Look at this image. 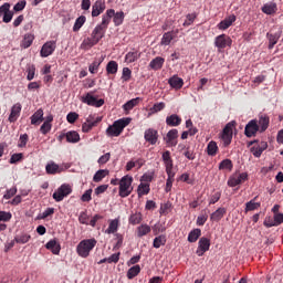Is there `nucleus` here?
<instances>
[{
	"label": "nucleus",
	"instance_id": "nucleus-19",
	"mask_svg": "<svg viewBox=\"0 0 283 283\" xmlns=\"http://www.w3.org/2000/svg\"><path fill=\"white\" fill-rule=\"evenodd\" d=\"M235 14H231L229 17H227L224 20H222L217 28L219 30H229V28H231L233 25V23H235Z\"/></svg>",
	"mask_w": 283,
	"mask_h": 283
},
{
	"label": "nucleus",
	"instance_id": "nucleus-40",
	"mask_svg": "<svg viewBox=\"0 0 283 283\" xmlns=\"http://www.w3.org/2000/svg\"><path fill=\"white\" fill-rule=\"evenodd\" d=\"M138 103H140V97H136V98L129 99L128 102H126L123 105V109L125 112H132V108L136 107V105H138Z\"/></svg>",
	"mask_w": 283,
	"mask_h": 283
},
{
	"label": "nucleus",
	"instance_id": "nucleus-50",
	"mask_svg": "<svg viewBox=\"0 0 283 283\" xmlns=\"http://www.w3.org/2000/svg\"><path fill=\"white\" fill-rule=\"evenodd\" d=\"M219 169L221 171L224 170V169H228V171H231V169H233V161H231V159H223L219 164Z\"/></svg>",
	"mask_w": 283,
	"mask_h": 283
},
{
	"label": "nucleus",
	"instance_id": "nucleus-31",
	"mask_svg": "<svg viewBox=\"0 0 283 283\" xmlns=\"http://www.w3.org/2000/svg\"><path fill=\"white\" fill-rule=\"evenodd\" d=\"M206 151H207L208 156H212V157L217 156L218 151H219L218 143H216L213 140L209 142L207 145Z\"/></svg>",
	"mask_w": 283,
	"mask_h": 283
},
{
	"label": "nucleus",
	"instance_id": "nucleus-34",
	"mask_svg": "<svg viewBox=\"0 0 283 283\" xmlns=\"http://www.w3.org/2000/svg\"><path fill=\"white\" fill-rule=\"evenodd\" d=\"M261 10L264 14H275L277 12V4L273 2L265 3Z\"/></svg>",
	"mask_w": 283,
	"mask_h": 283
},
{
	"label": "nucleus",
	"instance_id": "nucleus-5",
	"mask_svg": "<svg viewBox=\"0 0 283 283\" xmlns=\"http://www.w3.org/2000/svg\"><path fill=\"white\" fill-rule=\"evenodd\" d=\"M103 34L98 33V31L94 29L91 33V38H86L83 40L81 49L92 50V48H94V45H97V43L101 41V39H103Z\"/></svg>",
	"mask_w": 283,
	"mask_h": 283
},
{
	"label": "nucleus",
	"instance_id": "nucleus-13",
	"mask_svg": "<svg viewBox=\"0 0 283 283\" xmlns=\"http://www.w3.org/2000/svg\"><path fill=\"white\" fill-rule=\"evenodd\" d=\"M266 39L269 41V44H268L269 50H273V48L277 45V42L280 41V39H282V29H279V31H276L275 33L268 32Z\"/></svg>",
	"mask_w": 283,
	"mask_h": 283
},
{
	"label": "nucleus",
	"instance_id": "nucleus-26",
	"mask_svg": "<svg viewBox=\"0 0 283 283\" xmlns=\"http://www.w3.org/2000/svg\"><path fill=\"white\" fill-rule=\"evenodd\" d=\"M43 108H39L32 116H31V125H41L43 123Z\"/></svg>",
	"mask_w": 283,
	"mask_h": 283
},
{
	"label": "nucleus",
	"instance_id": "nucleus-37",
	"mask_svg": "<svg viewBox=\"0 0 283 283\" xmlns=\"http://www.w3.org/2000/svg\"><path fill=\"white\" fill-rule=\"evenodd\" d=\"M106 176H109V170L99 169L93 176V182H101L103 180V178H105Z\"/></svg>",
	"mask_w": 283,
	"mask_h": 283
},
{
	"label": "nucleus",
	"instance_id": "nucleus-59",
	"mask_svg": "<svg viewBox=\"0 0 283 283\" xmlns=\"http://www.w3.org/2000/svg\"><path fill=\"white\" fill-rule=\"evenodd\" d=\"M238 185H241V182L237 175L229 178L228 187H238Z\"/></svg>",
	"mask_w": 283,
	"mask_h": 283
},
{
	"label": "nucleus",
	"instance_id": "nucleus-46",
	"mask_svg": "<svg viewBox=\"0 0 283 283\" xmlns=\"http://www.w3.org/2000/svg\"><path fill=\"white\" fill-rule=\"evenodd\" d=\"M165 244H167V238L165 235H159L154 239V249H160V247H165Z\"/></svg>",
	"mask_w": 283,
	"mask_h": 283
},
{
	"label": "nucleus",
	"instance_id": "nucleus-22",
	"mask_svg": "<svg viewBox=\"0 0 283 283\" xmlns=\"http://www.w3.org/2000/svg\"><path fill=\"white\" fill-rule=\"evenodd\" d=\"M163 65H165V59L157 56L150 61L148 67L155 72H158V70H163Z\"/></svg>",
	"mask_w": 283,
	"mask_h": 283
},
{
	"label": "nucleus",
	"instance_id": "nucleus-8",
	"mask_svg": "<svg viewBox=\"0 0 283 283\" xmlns=\"http://www.w3.org/2000/svg\"><path fill=\"white\" fill-rule=\"evenodd\" d=\"M55 50H56V41H48L42 45L40 50V56L42 59H48V56H52V54H54Z\"/></svg>",
	"mask_w": 283,
	"mask_h": 283
},
{
	"label": "nucleus",
	"instance_id": "nucleus-29",
	"mask_svg": "<svg viewBox=\"0 0 283 283\" xmlns=\"http://www.w3.org/2000/svg\"><path fill=\"white\" fill-rule=\"evenodd\" d=\"M137 238H144V235H148V233H151V227L149 224L144 223L137 227Z\"/></svg>",
	"mask_w": 283,
	"mask_h": 283
},
{
	"label": "nucleus",
	"instance_id": "nucleus-25",
	"mask_svg": "<svg viewBox=\"0 0 283 283\" xmlns=\"http://www.w3.org/2000/svg\"><path fill=\"white\" fill-rule=\"evenodd\" d=\"M226 214L227 208H219L211 213L210 220H212V222H220V220H222V218H224Z\"/></svg>",
	"mask_w": 283,
	"mask_h": 283
},
{
	"label": "nucleus",
	"instance_id": "nucleus-20",
	"mask_svg": "<svg viewBox=\"0 0 283 283\" xmlns=\"http://www.w3.org/2000/svg\"><path fill=\"white\" fill-rule=\"evenodd\" d=\"M168 85H170L172 90H182V85H185V81L178 75H174L168 80Z\"/></svg>",
	"mask_w": 283,
	"mask_h": 283
},
{
	"label": "nucleus",
	"instance_id": "nucleus-11",
	"mask_svg": "<svg viewBox=\"0 0 283 283\" xmlns=\"http://www.w3.org/2000/svg\"><path fill=\"white\" fill-rule=\"evenodd\" d=\"M210 248H211V240L202 237L198 242L196 254L198 255V258H202V255H205V253H207V251H209Z\"/></svg>",
	"mask_w": 283,
	"mask_h": 283
},
{
	"label": "nucleus",
	"instance_id": "nucleus-51",
	"mask_svg": "<svg viewBox=\"0 0 283 283\" xmlns=\"http://www.w3.org/2000/svg\"><path fill=\"white\" fill-rule=\"evenodd\" d=\"M27 80L28 81H33L34 80V74L36 73V66H34V64H29L27 66Z\"/></svg>",
	"mask_w": 283,
	"mask_h": 283
},
{
	"label": "nucleus",
	"instance_id": "nucleus-27",
	"mask_svg": "<svg viewBox=\"0 0 283 283\" xmlns=\"http://www.w3.org/2000/svg\"><path fill=\"white\" fill-rule=\"evenodd\" d=\"M168 178L166 180V188L165 191L166 193H169V191H171V187H174V180L176 178V171L171 170V171H166Z\"/></svg>",
	"mask_w": 283,
	"mask_h": 283
},
{
	"label": "nucleus",
	"instance_id": "nucleus-43",
	"mask_svg": "<svg viewBox=\"0 0 283 283\" xmlns=\"http://www.w3.org/2000/svg\"><path fill=\"white\" fill-rule=\"evenodd\" d=\"M151 189L149 188V184L142 182L137 188L138 197L147 196Z\"/></svg>",
	"mask_w": 283,
	"mask_h": 283
},
{
	"label": "nucleus",
	"instance_id": "nucleus-3",
	"mask_svg": "<svg viewBox=\"0 0 283 283\" xmlns=\"http://www.w3.org/2000/svg\"><path fill=\"white\" fill-rule=\"evenodd\" d=\"M132 182H134V177L129 175H125L118 181L120 198H127L128 196H132V191H134V188L132 187Z\"/></svg>",
	"mask_w": 283,
	"mask_h": 283
},
{
	"label": "nucleus",
	"instance_id": "nucleus-28",
	"mask_svg": "<svg viewBox=\"0 0 283 283\" xmlns=\"http://www.w3.org/2000/svg\"><path fill=\"white\" fill-rule=\"evenodd\" d=\"M255 200H258V196L245 203V213H249V211H255L262 207V203L255 202Z\"/></svg>",
	"mask_w": 283,
	"mask_h": 283
},
{
	"label": "nucleus",
	"instance_id": "nucleus-9",
	"mask_svg": "<svg viewBox=\"0 0 283 283\" xmlns=\"http://www.w3.org/2000/svg\"><path fill=\"white\" fill-rule=\"evenodd\" d=\"M233 43V40H231V36L227 34H220L214 39V45L219 50H224V48H231Z\"/></svg>",
	"mask_w": 283,
	"mask_h": 283
},
{
	"label": "nucleus",
	"instance_id": "nucleus-21",
	"mask_svg": "<svg viewBox=\"0 0 283 283\" xmlns=\"http://www.w3.org/2000/svg\"><path fill=\"white\" fill-rule=\"evenodd\" d=\"M182 123V117L177 114H172L166 117V125L168 127H178Z\"/></svg>",
	"mask_w": 283,
	"mask_h": 283
},
{
	"label": "nucleus",
	"instance_id": "nucleus-39",
	"mask_svg": "<svg viewBox=\"0 0 283 283\" xmlns=\"http://www.w3.org/2000/svg\"><path fill=\"white\" fill-rule=\"evenodd\" d=\"M128 222L129 224H133V226L140 224L143 222V213L140 212L132 213L129 216Z\"/></svg>",
	"mask_w": 283,
	"mask_h": 283
},
{
	"label": "nucleus",
	"instance_id": "nucleus-7",
	"mask_svg": "<svg viewBox=\"0 0 283 283\" xmlns=\"http://www.w3.org/2000/svg\"><path fill=\"white\" fill-rule=\"evenodd\" d=\"M70 193H72V187L64 184L53 193V199L55 202H63L64 198H67Z\"/></svg>",
	"mask_w": 283,
	"mask_h": 283
},
{
	"label": "nucleus",
	"instance_id": "nucleus-42",
	"mask_svg": "<svg viewBox=\"0 0 283 283\" xmlns=\"http://www.w3.org/2000/svg\"><path fill=\"white\" fill-rule=\"evenodd\" d=\"M269 123H270V119H269V116H261L259 118V132H264L265 129H269Z\"/></svg>",
	"mask_w": 283,
	"mask_h": 283
},
{
	"label": "nucleus",
	"instance_id": "nucleus-12",
	"mask_svg": "<svg viewBox=\"0 0 283 283\" xmlns=\"http://www.w3.org/2000/svg\"><path fill=\"white\" fill-rule=\"evenodd\" d=\"M258 132H260V126L258 125V120L252 119L245 125L244 135L247 136V138H253V136H255Z\"/></svg>",
	"mask_w": 283,
	"mask_h": 283
},
{
	"label": "nucleus",
	"instance_id": "nucleus-49",
	"mask_svg": "<svg viewBox=\"0 0 283 283\" xmlns=\"http://www.w3.org/2000/svg\"><path fill=\"white\" fill-rule=\"evenodd\" d=\"M196 19H198V13H188L184 22V28H189V25H193V21H196Z\"/></svg>",
	"mask_w": 283,
	"mask_h": 283
},
{
	"label": "nucleus",
	"instance_id": "nucleus-55",
	"mask_svg": "<svg viewBox=\"0 0 283 283\" xmlns=\"http://www.w3.org/2000/svg\"><path fill=\"white\" fill-rule=\"evenodd\" d=\"M283 222V213H275L274 221L269 227H279Z\"/></svg>",
	"mask_w": 283,
	"mask_h": 283
},
{
	"label": "nucleus",
	"instance_id": "nucleus-30",
	"mask_svg": "<svg viewBox=\"0 0 283 283\" xmlns=\"http://www.w3.org/2000/svg\"><path fill=\"white\" fill-rule=\"evenodd\" d=\"M140 59V52L139 51H129L125 55V63H136Z\"/></svg>",
	"mask_w": 283,
	"mask_h": 283
},
{
	"label": "nucleus",
	"instance_id": "nucleus-56",
	"mask_svg": "<svg viewBox=\"0 0 283 283\" xmlns=\"http://www.w3.org/2000/svg\"><path fill=\"white\" fill-rule=\"evenodd\" d=\"M66 120L67 123H70L71 125H74L75 120H78V113L76 112H71L66 115Z\"/></svg>",
	"mask_w": 283,
	"mask_h": 283
},
{
	"label": "nucleus",
	"instance_id": "nucleus-24",
	"mask_svg": "<svg viewBox=\"0 0 283 283\" xmlns=\"http://www.w3.org/2000/svg\"><path fill=\"white\" fill-rule=\"evenodd\" d=\"M120 227V219H113L108 223V228L106 229L105 233L108 235L116 233L118 231V228Z\"/></svg>",
	"mask_w": 283,
	"mask_h": 283
},
{
	"label": "nucleus",
	"instance_id": "nucleus-33",
	"mask_svg": "<svg viewBox=\"0 0 283 283\" xmlns=\"http://www.w3.org/2000/svg\"><path fill=\"white\" fill-rule=\"evenodd\" d=\"M123 21H125V12L123 11L116 12L114 10V15H113L114 25L118 28V25H123Z\"/></svg>",
	"mask_w": 283,
	"mask_h": 283
},
{
	"label": "nucleus",
	"instance_id": "nucleus-41",
	"mask_svg": "<svg viewBox=\"0 0 283 283\" xmlns=\"http://www.w3.org/2000/svg\"><path fill=\"white\" fill-rule=\"evenodd\" d=\"M106 73L109 74H117L118 73V62L112 60L106 65Z\"/></svg>",
	"mask_w": 283,
	"mask_h": 283
},
{
	"label": "nucleus",
	"instance_id": "nucleus-17",
	"mask_svg": "<svg viewBox=\"0 0 283 283\" xmlns=\"http://www.w3.org/2000/svg\"><path fill=\"white\" fill-rule=\"evenodd\" d=\"M161 160L164 161L166 171H174V159L171 158V151H164L161 154Z\"/></svg>",
	"mask_w": 283,
	"mask_h": 283
},
{
	"label": "nucleus",
	"instance_id": "nucleus-44",
	"mask_svg": "<svg viewBox=\"0 0 283 283\" xmlns=\"http://www.w3.org/2000/svg\"><path fill=\"white\" fill-rule=\"evenodd\" d=\"M87 21V18L85 15H81L75 20V23L73 25V32H78L85 25V22Z\"/></svg>",
	"mask_w": 283,
	"mask_h": 283
},
{
	"label": "nucleus",
	"instance_id": "nucleus-62",
	"mask_svg": "<svg viewBox=\"0 0 283 283\" xmlns=\"http://www.w3.org/2000/svg\"><path fill=\"white\" fill-rule=\"evenodd\" d=\"M92 191H93L92 189H88L82 195L81 197L82 202H90L92 200Z\"/></svg>",
	"mask_w": 283,
	"mask_h": 283
},
{
	"label": "nucleus",
	"instance_id": "nucleus-52",
	"mask_svg": "<svg viewBox=\"0 0 283 283\" xmlns=\"http://www.w3.org/2000/svg\"><path fill=\"white\" fill-rule=\"evenodd\" d=\"M101 63H103V60H95V61L88 66V72H91V74H96V72H98V67H101Z\"/></svg>",
	"mask_w": 283,
	"mask_h": 283
},
{
	"label": "nucleus",
	"instance_id": "nucleus-38",
	"mask_svg": "<svg viewBox=\"0 0 283 283\" xmlns=\"http://www.w3.org/2000/svg\"><path fill=\"white\" fill-rule=\"evenodd\" d=\"M81 140V135L75 130H70L66 133V142L75 144Z\"/></svg>",
	"mask_w": 283,
	"mask_h": 283
},
{
	"label": "nucleus",
	"instance_id": "nucleus-63",
	"mask_svg": "<svg viewBox=\"0 0 283 283\" xmlns=\"http://www.w3.org/2000/svg\"><path fill=\"white\" fill-rule=\"evenodd\" d=\"M184 156L188 160H196V153H193V150H191L189 147L186 148V151L184 153Z\"/></svg>",
	"mask_w": 283,
	"mask_h": 283
},
{
	"label": "nucleus",
	"instance_id": "nucleus-32",
	"mask_svg": "<svg viewBox=\"0 0 283 283\" xmlns=\"http://www.w3.org/2000/svg\"><path fill=\"white\" fill-rule=\"evenodd\" d=\"M32 43H34V34L27 33V34H24V38H23V40H22L20 45L24 50H28V48H30V45H32Z\"/></svg>",
	"mask_w": 283,
	"mask_h": 283
},
{
	"label": "nucleus",
	"instance_id": "nucleus-48",
	"mask_svg": "<svg viewBox=\"0 0 283 283\" xmlns=\"http://www.w3.org/2000/svg\"><path fill=\"white\" fill-rule=\"evenodd\" d=\"M171 41H174V31L164 33L160 44L161 45H170Z\"/></svg>",
	"mask_w": 283,
	"mask_h": 283
},
{
	"label": "nucleus",
	"instance_id": "nucleus-16",
	"mask_svg": "<svg viewBox=\"0 0 283 283\" xmlns=\"http://www.w3.org/2000/svg\"><path fill=\"white\" fill-rule=\"evenodd\" d=\"M23 106H21V103H17L11 107V113L8 117L9 123H17L19 120V116H21V109Z\"/></svg>",
	"mask_w": 283,
	"mask_h": 283
},
{
	"label": "nucleus",
	"instance_id": "nucleus-6",
	"mask_svg": "<svg viewBox=\"0 0 283 283\" xmlns=\"http://www.w3.org/2000/svg\"><path fill=\"white\" fill-rule=\"evenodd\" d=\"M233 127H235V120L229 122L221 134V139L223 140V147H229L231 140H233Z\"/></svg>",
	"mask_w": 283,
	"mask_h": 283
},
{
	"label": "nucleus",
	"instance_id": "nucleus-14",
	"mask_svg": "<svg viewBox=\"0 0 283 283\" xmlns=\"http://www.w3.org/2000/svg\"><path fill=\"white\" fill-rule=\"evenodd\" d=\"M144 138L146 143H149V145H156V143H158V130L154 128L146 129Z\"/></svg>",
	"mask_w": 283,
	"mask_h": 283
},
{
	"label": "nucleus",
	"instance_id": "nucleus-35",
	"mask_svg": "<svg viewBox=\"0 0 283 283\" xmlns=\"http://www.w3.org/2000/svg\"><path fill=\"white\" fill-rule=\"evenodd\" d=\"M200 235H202V230H200V228H196L193 230H191L188 234V242H198V239L200 238Z\"/></svg>",
	"mask_w": 283,
	"mask_h": 283
},
{
	"label": "nucleus",
	"instance_id": "nucleus-61",
	"mask_svg": "<svg viewBox=\"0 0 283 283\" xmlns=\"http://www.w3.org/2000/svg\"><path fill=\"white\" fill-rule=\"evenodd\" d=\"M163 109H165V103L164 102L156 103V104H154L153 108H150L153 114H156L158 112H163Z\"/></svg>",
	"mask_w": 283,
	"mask_h": 283
},
{
	"label": "nucleus",
	"instance_id": "nucleus-1",
	"mask_svg": "<svg viewBox=\"0 0 283 283\" xmlns=\"http://www.w3.org/2000/svg\"><path fill=\"white\" fill-rule=\"evenodd\" d=\"M132 123V118L124 117L120 119H117L113 123V125L108 126L106 129V135L109 137H118L120 134H123V130L127 125Z\"/></svg>",
	"mask_w": 283,
	"mask_h": 283
},
{
	"label": "nucleus",
	"instance_id": "nucleus-54",
	"mask_svg": "<svg viewBox=\"0 0 283 283\" xmlns=\"http://www.w3.org/2000/svg\"><path fill=\"white\" fill-rule=\"evenodd\" d=\"M29 140H30V136H28V134L20 135L18 147L20 148L25 147Z\"/></svg>",
	"mask_w": 283,
	"mask_h": 283
},
{
	"label": "nucleus",
	"instance_id": "nucleus-64",
	"mask_svg": "<svg viewBox=\"0 0 283 283\" xmlns=\"http://www.w3.org/2000/svg\"><path fill=\"white\" fill-rule=\"evenodd\" d=\"M103 120V117L96 116V115H88V117L86 118L87 123H95L98 125V123H101Z\"/></svg>",
	"mask_w": 283,
	"mask_h": 283
},
{
	"label": "nucleus",
	"instance_id": "nucleus-47",
	"mask_svg": "<svg viewBox=\"0 0 283 283\" xmlns=\"http://www.w3.org/2000/svg\"><path fill=\"white\" fill-rule=\"evenodd\" d=\"M140 273V265H134L132 266L126 274V277H128V280H134V277H136L138 274Z\"/></svg>",
	"mask_w": 283,
	"mask_h": 283
},
{
	"label": "nucleus",
	"instance_id": "nucleus-58",
	"mask_svg": "<svg viewBox=\"0 0 283 283\" xmlns=\"http://www.w3.org/2000/svg\"><path fill=\"white\" fill-rule=\"evenodd\" d=\"M207 220H209V214H207V213L200 214L197 218V226L198 227H205Z\"/></svg>",
	"mask_w": 283,
	"mask_h": 283
},
{
	"label": "nucleus",
	"instance_id": "nucleus-36",
	"mask_svg": "<svg viewBox=\"0 0 283 283\" xmlns=\"http://www.w3.org/2000/svg\"><path fill=\"white\" fill-rule=\"evenodd\" d=\"M46 174L54 176L56 174H61V167L57 164L51 163L45 166Z\"/></svg>",
	"mask_w": 283,
	"mask_h": 283
},
{
	"label": "nucleus",
	"instance_id": "nucleus-45",
	"mask_svg": "<svg viewBox=\"0 0 283 283\" xmlns=\"http://www.w3.org/2000/svg\"><path fill=\"white\" fill-rule=\"evenodd\" d=\"M32 239V237L28 233H22V234H18L14 238V241L17 242V244H28V242H30V240Z\"/></svg>",
	"mask_w": 283,
	"mask_h": 283
},
{
	"label": "nucleus",
	"instance_id": "nucleus-53",
	"mask_svg": "<svg viewBox=\"0 0 283 283\" xmlns=\"http://www.w3.org/2000/svg\"><path fill=\"white\" fill-rule=\"evenodd\" d=\"M122 80H124L125 83H128V81H132V71L129 67L123 69Z\"/></svg>",
	"mask_w": 283,
	"mask_h": 283
},
{
	"label": "nucleus",
	"instance_id": "nucleus-2",
	"mask_svg": "<svg viewBox=\"0 0 283 283\" xmlns=\"http://www.w3.org/2000/svg\"><path fill=\"white\" fill-rule=\"evenodd\" d=\"M96 244H97L96 239L82 240L76 247L77 255H80V258H90V253H92Z\"/></svg>",
	"mask_w": 283,
	"mask_h": 283
},
{
	"label": "nucleus",
	"instance_id": "nucleus-4",
	"mask_svg": "<svg viewBox=\"0 0 283 283\" xmlns=\"http://www.w3.org/2000/svg\"><path fill=\"white\" fill-rule=\"evenodd\" d=\"M113 17H114V9L106 10V12L102 15L101 24H97L94 28V30H96L99 34L105 36V32H107V28H109V23L112 22Z\"/></svg>",
	"mask_w": 283,
	"mask_h": 283
},
{
	"label": "nucleus",
	"instance_id": "nucleus-57",
	"mask_svg": "<svg viewBox=\"0 0 283 283\" xmlns=\"http://www.w3.org/2000/svg\"><path fill=\"white\" fill-rule=\"evenodd\" d=\"M111 158H112V154L106 153L98 158L97 163L98 165H107Z\"/></svg>",
	"mask_w": 283,
	"mask_h": 283
},
{
	"label": "nucleus",
	"instance_id": "nucleus-60",
	"mask_svg": "<svg viewBox=\"0 0 283 283\" xmlns=\"http://www.w3.org/2000/svg\"><path fill=\"white\" fill-rule=\"evenodd\" d=\"M51 130H52V124H48L46 122H44L42 124V126L40 127V132L44 136H45V134H50Z\"/></svg>",
	"mask_w": 283,
	"mask_h": 283
},
{
	"label": "nucleus",
	"instance_id": "nucleus-10",
	"mask_svg": "<svg viewBox=\"0 0 283 283\" xmlns=\"http://www.w3.org/2000/svg\"><path fill=\"white\" fill-rule=\"evenodd\" d=\"M82 103H85L91 107H103V105H105V99H98L92 95V93H86V95L82 97Z\"/></svg>",
	"mask_w": 283,
	"mask_h": 283
},
{
	"label": "nucleus",
	"instance_id": "nucleus-15",
	"mask_svg": "<svg viewBox=\"0 0 283 283\" xmlns=\"http://www.w3.org/2000/svg\"><path fill=\"white\" fill-rule=\"evenodd\" d=\"M169 147H176L178 145V129H170L164 138Z\"/></svg>",
	"mask_w": 283,
	"mask_h": 283
},
{
	"label": "nucleus",
	"instance_id": "nucleus-18",
	"mask_svg": "<svg viewBox=\"0 0 283 283\" xmlns=\"http://www.w3.org/2000/svg\"><path fill=\"white\" fill-rule=\"evenodd\" d=\"M105 12V1L103 0H97L95 3L92 6V17H101Z\"/></svg>",
	"mask_w": 283,
	"mask_h": 283
},
{
	"label": "nucleus",
	"instance_id": "nucleus-23",
	"mask_svg": "<svg viewBox=\"0 0 283 283\" xmlns=\"http://www.w3.org/2000/svg\"><path fill=\"white\" fill-rule=\"evenodd\" d=\"M45 248L51 251L54 255H59L61 253V244L56 242V239L50 240L46 244Z\"/></svg>",
	"mask_w": 283,
	"mask_h": 283
}]
</instances>
